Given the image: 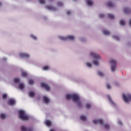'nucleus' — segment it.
Masks as SVG:
<instances>
[{
    "label": "nucleus",
    "mask_w": 131,
    "mask_h": 131,
    "mask_svg": "<svg viewBox=\"0 0 131 131\" xmlns=\"http://www.w3.org/2000/svg\"><path fill=\"white\" fill-rule=\"evenodd\" d=\"M18 114L19 118H20V119H21V120L26 121L29 119V117H28V116L26 115L24 111H19Z\"/></svg>",
    "instance_id": "f257e3e1"
},
{
    "label": "nucleus",
    "mask_w": 131,
    "mask_h": 131,
    "mask_svg": "<svg viewBox=\"0 0 131 131\" xmlns=\"http://www.w3.org/2000/svg\"><path fill=\"white\" fill-rule=\"evenodd\" d=\"M72 100L74 102H77V105L79 107H81L82 106V104L81 102H80L79 96L76 94H72Z\"/></svg>",
    "instance_id": "f03ea898"
},
{
    "label": "nucleus",
    "mask_w": 131,
    "mask_h": 131,
    "mask_svg": "<svg viewBox=\"0 0 131 131\" xmlns=\"http://www.w3.org/2000/svg\"><path fill=\"white\" fill-rule=\"evenodd\" d=\"M123 99L124 100L125 103H129L131 101V95L128 94L127 95H125L123 94L122 95Z\"/></svg>",
    "instance_id": "7ed1b4c3"
},
{
    "label": "nucleus",
    "mask_w": 131,
    "mask_h": 131,
    "mask_svg": "<svg viewBox=\"0 0 131 131\" xmlns=\"http://www.w3.org/2000/svg\"><path fill=\"white\" fill-rule=\"evenodd\" d=\"M110 63L112 64L111 70L113 72H114L116 69V61L114 59H111Z\"/></svg>",
    "instance_id": "20e7f679"
},
{
    "label": "nucleus",
    "mask_w": 131,
    "mask_h": 131,
    "mask_svg": "<svg viewBox=\"0 0 131 131\" xmlns=\"http://www.w3.org/2000/svg\"><path fill=\"white\" fill-rule=\"evenodd\" d=\"M59 38L61 39V40H66L67 39H70V40H74V36L72 35H69L66 37L63 36H59Z\"/></svg>",
    "instance_id": "39448f33"
},
{
    "label": "nucleus",
    "mask_w": 131,
    "mask_h": 131,
    "mask_svg": "<svg viewBox=\"0 0 131 131\" xmlns=\"http://www.w3.org/2000/svg\"><path fill=\"white\" fill-rule=\"evenodd\" d=\"M90 56L91 57H93L94 59H96L97 60L101 58V56H100V55H99L98 54L93 53V52L91 53Z\"/></svg>",
    "instance_id": "423d86ee"
},
{
    "label": "nucleus",
    "mask_w": 131,
    "mask_h": 131,
    "mask_svg": "<svg viewBox=\"0 0 131 131\" xmlns=\"http://www.w3.org/2000/svg\"><path fill=\"white\" fill-rule=\"evenodd\" d=\"M41 88H43L44 89H45L46 91H50V90H51V88L50 87V86H49V85H48L46 83H41Z\"/></svg>",
    "instance_id": "0eeeda50"
},
{
    "label": "nucleus",
    "mask_w": 131,
    "mask_h": 131,
    "mask_svg": "<svg viewBox=\"0 0 131 131\" xmlns=\"http://www.w3.org/2000/svg\"><path fill=\"white\" fill-rule=\"evenodd\" d=\"M103 121L102 119H97V120H93V123L94 124H103Z\"/></svg>",
    "instance_id": "6e6552de"
},
{
    "label": "nucleus",
    "mask_w": 131,
    "mask_h": 131,
    "mask_svg": "<svg viewBox=\"0 0 131 131\" xmlns=\"http://www.w3.org/2000/svg\"><path fill=\"white\" fill-rule=\"evenodd\" d=\"M20 130L21 131H33V129H32V128L30 127V128H26L25 127V126H21L20 127Z\"/></svg>",
    "instance_id": "1a4fd4ad"
},
{
    "label": "nucleus",
    "mask_w": 131,
    "mask_h": 131,
    "mask_svg": "<svg viewBox=\"0 0 131 131\" xmlns=\"http://www.w3.org/2000/svg\"><path fill=\"white\" fill-rule=\"evenodd\" d=\"M15 103H16L15 100L12 99H9L8 102V105H10V106H13V105H15Z\"/></svg>",
    "instance_id": "9d476101"
},
{
    "label": "nucleus",
    "mask_w": 131,
    "mask_h": 131,
    "mask_svg": "<svg viewBox=\"0 0 131 131\" xmlns=\"http://www.w3.org/2000/svg\"><path fill=\"white\" fill-rule=\"evenodd\" d=\"M19 56L22 58H29V54H26V53H20Z\"/></svg>",
    "instance_id": "9b49d317"
},
{
    "label": "nucleus",
    "mask_w": 131,
    "mask_h": 131,
    "mask_svg": "<svg viewBox=\"0 0 131 131\" xmlns=\"http://www.w3.org/2000/svg\"><path fill=\"white\" fill-rule=\"evenodd\" d=\"M47 9L48 10H51L52 11H56V8L51 6H46Z\"/></svg>",
    "instance_id": "f8f14e48"
},
{
    "label": "nucleus",
    "mask_w": 131,
    "mask_h": 131,
    "mask_svg": "<svg viewBox=\"0 0 131 131\" xmlns=\"http://www.w3.org/2000/svg\"><path fill=\"white\" fill-rule=\"evenodd\" d=\"M43 99L45 103H46V104H48L50 102V99H49V98L46 96L43 97Z\"/></svg>",
    "instance_id": "ddd939ff"
},
{
    "label": "nucleus",
    "mask_w": 131,
    "mask_h": 131,
    "mask_svg": "<svg viewBox=\"0 0 131 131\" xmlns=\"http://www.w3.org/2000/svg\"><path fill=\"white\" fill-rule=\"evenodd\" d=\"M19 89L20 90H24V88H25V85L23 83H20L19 84Z\"/></svg>",
    "instance_id": "4468645a"
},
{
    "label": "nucleus",
    "mask_w": 131,
    "mask_h": 131,
    "mask_svg": "<svg viewBox=\"0 0 131 131\" xmlns=\"http://www.w3.org/2000/svg\"><path fill=\"white\" fill-rule=\"evenodd\" d=\"M107 17L109 18V19H111V20H113L115 18V16L114 15H112L111 13H109L107 14Z\"/></svg>",
    "instance_id": "2eb2a0df"
},
{
    "label": "nucleus",
    "mask_w": 131,
    "mask_h": 131,
    "mask_svg": "<svg viewBox=\"0 0 131 131\" xmlns=\"http://www.w3.org/2000/svg\"><path fill=\"white\" fill-rule=\"evenodd\" d=\"M66 98L67 100H70V99H72V94H67L66 95Z\"/></svg>",
    "instance_id": "dca6fc26"
},
{
    "label": "nucleus",
    "mask_w": 131,
    "mask_h": 131,
    "mask_svg": "<svg viewBox=\"0 0 131 131\" xmlns=\"http://www.w3.org/2000/svg\"><path fill=\"white\" fill-rule=\"evenodd\" d=\"M29 95L30 97H31V98H33V97H34V95H35V94L34 93V92L30 91L29 93Z\"/></svg>",
    "instance_id": "f3484780"
},
{
    "label": "nucleus",
    "mask_w": 131,
    "mask_h": 131,
    "mask_svg": "<svg viewBox=\"0 0 131 131\" xmlns=\"http://www.w3.org/2000/svg\"><path fill=\"white\" fill-rule=\"evenodd\" d=\"M103 33L105 34V35H110V32L109 31L104 30L103 31Z\"/></svg>",
    "instance_id": "a211bd4d"
},
{
    "label": "nucleus",
    "mask_w": 131,
    "mask_h": 131,
    "mask_svg": "<svg viewBox=\"0 0 131 131\" xmlns=\"http://www.w3.org/2000/svg\"><path fill=\"white\" fill-rule=\"evenodd\" d=\"M124 12L126 14H128V13L130 12V9H129V8H125L124 9Z\"/></svg>",
    "instance_id": "6ab92c4d"
},
{
    "label": "nucleus",
    "mask_w": 131,
    "mask_h": 131,
    "mask_svg": "<svg viewBox=\"0 0 131 131\" xmlns=\"http://www.w3.org/2000/svg\"><path fill=\"white\" fill-rule=\"evenodd\" d=\"M80 118L82 121H85L86 120V117L83 115L81 116Z\"/></svg>",
    "instance_id": "aec40b11"
},
{
    "label": "nucleus",
    "mask_w": 131,
    "mask_h": 131,
    "mask_svg": "<svg viewBox=\"0 0 131 131\" xmlns=\"http://www.w3.org/2000/svg\"><path fill=\"white\" fill-rule=\"evenodd\" d=\"M46 124L47 126H51L52 125V122L50 121L47 120L46 121Z\"/></svg>",
    "instance_id": "412c9836"
},
{
    "label": "nucleus",
    "mask_w": 131,
    "mask_h": 131,
    "mask_svg": "<svg viewBox=\"0 0 131 131\" xmlns=\"http://www.w3.org/2000/svg\"><path fill=\"white\" fill-rule=\"evenodd\" d=\"M0 117L2 118V119H5L7 118V115H6L5 114H1L0 115Z\"/></svg>",
    "instance_id": "4be33fe9"
},
{
    "label": "nucleus",
    "mask_w": 131,
    "mask_h": 131,
    "mask_svg": "<svg viewBox=\"0 0 131 131\" xmlns=\"http://www.w3.org/2000/svg\"><path fill=\"white\" fill-rule=\"evenodd\" d=\"M28 83L30 85H32V84H33V83H34V81H33V80L32 79H29V81H28Z\"/></svg>",
    "instance_id": "5701e85b"
},
{
    "label": "nucleus",
    "mask_w": 131,
    "mask_h": 131,
    "mask_svg": "<svg viewBox=\"0 0 131 131\" xmlns=\"http://www.w3.org/2000/svg\"><path fill=\"white\" fill-rule=\"evenodd\" d=\"M103 126L105 129H109L110 128V126L108 124H105L103 125Z\"/></svg>",
    "instance_id": "b1692460"
},
{
    "label": "nucleus",
    "mask_w": 131,
    "mask_h": 131,
    "mask_svg": "<svg viewBox=\"0 0 131 131\" xmlns=\"http://www.w3.org/2000/svg\"><path fill=\"white\" fill-rule=\"evenodd\" d=\"M21 76L23 77H26L27 76V73L25 72H22L21 74Z\"/></svg>",
    "instance_id": "393cba45"
},
{
    "label": "nucleus",
    "mask_w": 131,
    "mask_h": 131,
    "mask_svg": "<svg viewBox=\"0 0 131 131\" xmlns=\"http://www.w3.org/2000/svg\"><path fill=\"white\" fill-rule=\"evenodd\" d=\"M120 24L122 26H123L125 25V21H124V20H121L120 21Z\"/></svg>",
    "instance_id": "a878e982"
},
{
    "label": "nucleus",
    "mask_w": 131,
    "mask_h": 131,
    "mask_svg": "<svg viewBox=\"0 0 131 131\" xmlns=\"http://www.w3.org/2000/svg\"><path fill=\"white\" fill-rule=\"evenodd\" d=\"M93 2L92 1L89 0L87 1V4L88 6H93Z\"/></svg>",
    "instance_id": "bb28decb"
},
{
    "label": "nucleus",
    "mask_w": 131,
    "mask_h": 131,
    "mask_svg": "<svg viewBox=\"0 0 131 131\" xmlns=\"http://www.w3.org/2000/svg\"><path fill=\"white\" fill-rule=\"evenodd\" d=\"M107 6L109 7V8H112L113 7L114 5L113 3H112L111 2H108Z\"/></svg>",
    "instance_id": "cd10ccee"
},
{
    "label": "nucleus",
    "mask_w": 131,
    "mask_h": 131,
    "mask_svg": "<svg viewBox=\"0 0 131 131\" xmlns=\"http://www.w3.org/2000/svg\"><path fill=\"white\" fill-rule=\"evenodd\" d=\"M93 64H94V65H96V66H98V65H99V61H98V60H94L93 61Z\"/></svg>",
    "instance_id": "c85d7f7f"
},
{
    "label": "nucleus",
    "mask_w": 131,
    "mask_h": 131,
    "mask_svg": "<svg viewBox=\"0 0 131 131\" xmlns=\"http://www.w3.org/2000/svg\"><path fill=\"white\" fill-rule=\"evenodd\" d=\"M20 81V79L18 78H15L14 79V82L15 83H17V82H19Z\"/></svg>",
    "instance_id": "c756f323"
},
{
    "label": "nucleus",
    "mask_w": 131,
    "mask_h": 131,
    "mask_svg": "<svg viewBox=\"0 0 131 131\" xmlns=\"http://www.w3.org/2000/svg\"><path fill=\"white\" fill-rule=\"evenodd\" d=\"M98 75H99V76H104V74L101 71H98Z\"/></svg>",
    "instance_id": "7c9ffc66"
},
{
    "label": "nucleus",
    "mask_w": 131,
    "mask_h": 131,
    "mask_svg": "<svg viewBox=\"0 0 131 131\" xmlns=\"http://www.w3.org/2000/svg\"><path fill=\"white\" fill-rule=\"evenodd\" d=\"M113 38H114L115 39H116V40H119V39H120L119 37H118V36H116V35L113 36Z\"/></svg>",
    "instance_id": "2f4dec72"
},
{
    "label": "nucleus",
    "mask_w": 131,
    "mask_h": 131,
    "mask_svg": "<svg viewBox=\"0 0 131 131\" xmlns=\"http://www.w3.org/2000/svg\"><path fill=\"white\" fill-rule=\"evenodd\" d=\"M49 66H46L43 67V70H49Z\"/></svg>",
    "instance_id": "473e14b6"
},
{
    "label": "nucleus",
    "mask_w": 131,
    "mask_h": 131,
    "mask_svg": "<svg viewBox=\"0 0 131 131\" xmlns=\"http://www.w3.org/2000/svg\"><path fill=\"white\" fill-rule=\"evenodd\" d=\"M39 2L40 4H42V5H43L46 3V1L45 0H39Z\"/></svg>",
    "instance_id": "72a5a7b5"
},
{
    "label": "nucleus",
    "mask_w": 131,
    "mask_h": 131,
    "mask_svg": "<svg viewBox=\"0 0 131 131\" xmlns=\"http://www.w3.org/2000/svg\"><path fill=\"white\" fill-rule=\"evenodd\" d=\"M91 104H90V103H87L86 104V109H90V107H91Z\"/></svg>",
    "instance_id": "f704fd0d"
},
{
    "label": "nucleus",
    "mask_w": 131,
    "mask_h": 131,
    "mask_svg": "<svg viewBox=\"0 0 131 131\" xmlns=\"http://www.w3.org/2000/svg\"><path fill=\"white\" fill-rule=\"evenodd\" d=\"M7 97H8V95L6 94L3 95V99H7Z\"/></svg>",
    "instance_id": "c9c22d12"
},
{
    "label": "nucleus",
    "mask_w": 131,
    "mask_h": 131,
    "mask_svg": "<svg viewBox=\"0 0 131 131\" xmlns=\"http://www.w3.org/2000/svg\"><path fill=\"white\" fill-rule=\"evenodd\" d=\"M57 5L59 7H62V6H63V3L62 2H58Z\"/></svg>",
    "instance_id": "e433bc0d"
},
{
    "label": "nucleus",
    "mask_w": 131,
    "mask_h": 131,
    "mask_svg": "<svg viewBox=\"0 0 131 131\" xmlns=\"http://www.w3.org/2000/svg\"><path fill=\"white\" fill-rule=\"evenodd\" d=\"M86 65H87L88 67H92V63H91L90 62H87Z\"/></svg>",
    "instance_id": "4c0bfd02"
},
{
    "label": "nucleus",
    "mask_w": 131,
    "mask_h": 131,
    "mask_svg": "<svg viewBox=\"0 0 131 131\" xmlns=\"http://www.w3.org/2000/svg\"><path fill=\"white\" fill-rule=\"evenodd\" d=\"M106 88H107V89H108V90H110V89H111V86L110 85V84H107L106 85Z\"/></svg>",
    "instance_id": "58836bf2"
},
{
    "label": "nucleus",
    "mask_w": 131,
    "mask_h": 131,
    "mask_svg": "<svg viewBox=\"0 0 131 131\" xmlns=\"http://www.w3.org/2000/svg\"><path fill=\"white\" fill-rule=\"evenodd\" d=\"M99 17L100 18H104V17H105V15H104L103 14H99Z\"/></svg>",
    "instance_id": "ea45409f"
},
{
    "label": "nucleus",
    "mask_w": 131,
    "mask_h": 131,
    "mask_svg": "<svg viewBox=\"0 0 131 131\" xmlns=\"http://www.w3.org/2000/svg\"><path fill=\"white\" fill-rule=\"evenodd\" d=\"M31 37H32V38L33 39H36V37L33 35H31Z\"/></svg>",
    "instance_id": "a19ab883"
},
{
    "label": "nucleus",
    "mask_w": 131,
    "mask_h": 131,
    "mask_svg": "<svg viewBox=\"0 0 131 131\" xmlns=\"http://www.w3.org/2000/svg\"><path fill=\"white\" fill-rule=\"evenodd\" d=\"M108 100H109L110 102H111V103H112L113 104H114L113 103V101H112V99H111V98L108 97Z\"/></svg>",
    "instance_id": "79ce46f5"
},
{
    "label": "nucleus",
    "mask_w": 131,
    "mask_h": 131,
    "mask_svg": "<svg viewBox=\"0 0 131 131\" xmlns=\"http://www.w3.org/2000/svg\"><path fill=\"white\" fill-rule=\"evenodd\" d=\"M118 124H119L120 125H122V122L121 121H119L118 122Z\"/></svg>",
    "instance_id": "37998d69"
},
{
    "label": "nucleus",
    "mask_w": 131,
    "mask_h": 131,
    "mask_svg": "<svg viewBox=\"0 0 131 131\" xmlns=\"http://www.w3.org/2000/svg\"><path fill=\"white\" fill-rule=\"evenodd\" d=\"M67 15H70V14H71V12L70 11H68L67 12Z\"/></svg>",
    "instance_id": "c03bdc74"
},
{
    "label": "nucleus",
    "mask_w": 131,
    "mask_h": 131,
    "mask_svg": "<svg viewBox=\"0 0 131 131\" xmlns=\"http://www.w3.org/2000/svg\"><path fill=\"white\" fill-rule=\"evenodd\" d=\"M50 131H55V130L54 129H50Z\"/></svg>",
    "instance_id": "a18cd8bd"
},
{
    "label": "nucleus",
    "mask_w": 131,
    "mask_h": 131,
    "mask_svg": "<svg viewBox=\"0 0 131 131\" xmlns=\"http://www.w3.org/2000/svg\"><path fill=\"white\" fill-rule=\"evenodd\" d=\"M0 6H2V3L0 2Z\"/></svg>",
    "instance_id": "49530a36"
},
{
    "label": "nucleus",
    "mask_w": 131,
    "mask_h": 131,
    "mask_svg": "<svg viewBox=\"0 0 131 131\" xmlns=\"http://www.w3.org/2000/svg\"><path fill=\"white\" fill-rule=\"evenodd\" d=\"M50 2H52V1H53V0H49Z\"/></svg>",
    "instance_id": "de8ad7c7"
},
{
    "label": "nucleus",
    "mask_w": 131,
    "mask_h": 131,
    "mask_svg": "<svg viewBox=\"0 0 131 131\" xmlns=\"http://www.w3.org/2000/svg\"><path fill=\"white\" fill-rule=\"evenodd\" d=\"M74 1H76V0H74Z\"/></svg>",
    "instance_id": "09e8293b"
}]
</instances>
